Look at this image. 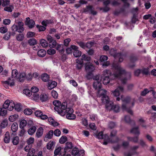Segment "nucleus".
Instances as JSON below:
<instances>
[{"mask_svg": "<svg viewBox=\"0 0 156 156\" xmlns=\"http://www.w3.org/2000/svg\"><path fill=\"white\" fill-rule=\"evenodd\" d=\"M113 66L115 70L113 74H112L109 70L106 69L103 71V75L105 76L103 80V84H107L109 83L111 80H113L115 78H120L122 75H124L126 77L121 79V80L122 83L125 84L127 80L130 78L131 73H126L125 70L120 65H116Z\"/></svg>", "mask_w": 156, "mask_h": 156, "instance_id": "f257e3e1", "label": "nucleus"}, {"mask_svg": "<svg viewBox=\"0 0 156 156\" xmlns=\"http://www.w3.org/2000/svg\"><path fill=\"white\" fill-rule=\"evenodd\" d=\"M18 26L14 24L11 27V30L12 31V33H7L3 37V38L6 40H8L11 35L14 36L15 34V32L17 31L19 33H22L24 30V29L23 27V23L19 22L18 23Z\"/></svg>", "mask_w": 156, "mask_h": 156, "instance_id": "f03ea898", "label": "nucleus"}, {"mask_svg": "<svg viewBox=\"0 0 156 156\" xmlns=\"http://www.w3.org/2000/svg\"><path fill=\"white\" fill-rule=\"evenodd\" d=\"M53 104L55 106L54 109L59 114L63 113L65 109L67 107L66 102H64L62 104L61 102L57 100H54L53 101Z\"/></svg>", "mask_w": 156, "mask_h": 156, "instance_id": "7ed1b4c3", "label": "nucleus"}, {"mask_svg": "<svg viewBox=\"0 0 156 156\" xmlns=\"http://www.w3.org/2000/svg\"><path fill=\"white\" fill-rule=\"evenodd\" d=\"M122 95L121 96V99L123 102L122 105V110L126 111L128 113L133 115V113L132 111L130 108H127V104L129 103L130 100L129 97H127L125 98H123Z\"/></svg>", "mask_w": 156, "mask_h": 156, "instance_id": "20e7f679", "label": "nucleus"}, {"mask_svg": "<svg viewBox=\"0 0 156 156\" xmlns=\"http://www.w3.org/2000/svg\"><path fill=\"white\" fill-rule=\"evenodd\" d=\"M101 100L103 103L106 104L105 107L106 108L109 109L110 107L111 108H112V102L109 101V98L107 95L102 97Z\"/></svg>", "mask_w": 156, "mask_h": 156, "instance_id": "39448f33", "label": "nucleus"}, {"mask_svg": "<svg viewBox=\"0 0 156 156\" xmlns=\"http://www.w3.org/2000/svg\"><path fill=\"white\" fill-rule=\"evenodd\" d=\"M35 115L42 120H45L48 118V116L46 115L44 112L40 110L36 111L34 112Z\"/></svg>", "mask_w": 156, "mask_h": 156, "instance_id": "423d86ee", "label": "nucleus"}, {"mask_svg": "<svg viewBox=\"0 0 156 156\" xmlns=\"http://www.w3.org/2000/svg\"><path fill=\"white\" fill-rule=\"evenodd\" d=\"M111 55H113L114 57H118L119 58V61L120 62H122L123 61V55L121 53H116L114 49H111L109 51Z\"/></svg>", "mask_w": 156, "mask_h": 156, "instance_id": "0eeeda50", "label": "nucleus"}, {"mask_svg": "<svg viewBox=\"0 0 156 156\" xmlns=\"http://www.w3.org/2000/svg\"><path fill=\"white\" fill-rule=\"evenodd\" d=\"M16 79L11 77L8 78V80L2 81V83L3 86L5 87L7 84L9 85L10 86H13L15 85V80Z\"/></svg>", "mask_w": 156, "mask_h": 156, "instance_id": "6e6552de", "label": "nucleus"}, {"mask_svg": "<svg viewBox=\"0 0 156 156\" xmlns=\"http://www.w3.org/2000/svg\"><path fill=\"white\" fill-rule=\"evenodd\" d=\"M123 87L121 86H119L112 92V94L114 96L117 97L119 96L121 93L123 92Z\"/></svg>", "mask_w": 156, "mask_h": 156, "instance_id": "1a4fd4ad", "label": "nucleus"}, {"mask_svg": "<svg viewBox=\"0 0 156 156\" xmlns=\"http://www.w3.org/2000/svg\"><path fill=\"white\" fill-rule=\"evenodd\" d=\"M85 69L87 72H92L95 69L94 67L90 62L86 64Z\"/></svg>", "mask_w": 156, "mask_h": 156, "instance_id": "9d476101", "label": "nucleus"}, {"mask_svg": "<svg viewBox=\"0 0 156 156\" xmlns=\"http://www.w3.org/2000/svg\"><path fill=\"white\" fill-rule=\"evenodd\" d=\"M63 148H62L60 147H57L54 151V154L55 155H58L60 154L61 155H65V153L63 151Z\"/></svg>", "mask_w": 156, "mask_h": 156, "instance_id": "9b49d317", "label": "nucleus"}, {"mask_svg": "<svg viewBox=\"0 0 156 156\" xmlns=\"http://www.w3.org/2000/svg\"><path fill=\"white\" fill-rule=\"evenodd\" d=\"M96 137L99 139H104V140H109V137L107 135H103V133L102 132L99 133L97 135Z\"/></svg>", "mask_w": 156, "mask_h": 156, "instance_id": "f8f14e48", "label": "nucleus"}, {"mask_svg": "<svg viewBox=\"0 0 156 156\" xmlns=\"http://www.w3.org/2000/svg\"><path fill=\"white\" fill-rule=\"evenodd\" d=\"M55 48L61 54L63 53L65 51L64 46L62 44H57Z\"/></svg>", "mask_w": 156, "mask_h": 156, "instance_id": "ddd939ff", "label": "nucleus"}, {"mask_svg": "<svg viewBox=\"0 0 156 156\" xmlns=\"http://www.w3.org/2000/svg\"><path fill=\"white\" fill-rule=\"evenodd\" d=\"M107 91L101 89V88L98 90V96L99 97L104 96L107 94Z\"/></svg>", "mask_w": 156, "mask_h": 156, "instance_id": "4468645a", "label": "nucleus"}, {"mask_svg": "<svg viewBox=\"0 0 156 156\" xmlns=\"http://www.w3.org/2000/svg\"><path fill=\"white\" fill-rule=\"evenodd\" d=\"M73 109L70 108H66L64 110L63 113L60 114L61 115H64L65 114H70L73 113Z\"/></svg>", "mask_w": 156, "mask_h": 156, "instance_id": "2eb2a0df", "label": "nucleus"}, {"mask_svg": "<svg viewBox=\"0 0 156 156\" xmlns=\"http://www.w3.org/2000/svg\"><path fill=\"white\" fill-rule=\"evenodd\" d=\"M55 143L53 141H50L47 145V148L48 150H53L55 146Z\"/></svg>", "mask_w": 156, "mask_h": 156, "instance_id": "dca6fc26", "label": "nucleus"}, {"mask_svg": "<svg viewBox=\"0 0 156 156\" xmlns=\"http://www.w3.org/2000/svg\"><path fill=\"white\" fill-rule=\"evenodd\" d=\"M18 81L20 82H23L26 78V74L24 73H22L19 74L18 76L17 77Z\"/></svg>", "mask_w": 156, "mask_h": 156, "instance_id": "f3484780", "label": "nucleus"}, {"mask_svg": "<svg viewBox=\"0 0 156 156\" xmlns=\"http://www.w3.org/2000/svg\"><path fill=\"white\" fill-rule=\"evenodd\" d=\"M77 47L75 45H71L68 48L66 49V52L67 54L71 53L72 52V50H74V49H77Z\"/></svg>", "mask_w": 156, "mask_h": 156, "instance_id": "a211bd4d", "label": "nucleus"}, {"mask_svg": "<svg viewBox=\"0 0 156 156\" xmlns=\"http://www.w3.org/2000/svg\"><path fill=\"white\" fill-rule=\"evenodd\" d=\"M94 87L96 90H98L101 88V84L99 81H94L93 83Z\"/></svg>", "mask_w": 156, "mask_h": 156, "instance_id": "6ab92c4d", "label": "nucleus"}, {"mask_svg": "<svg viewBox=\"0 0 156 156\" xmlns=\"http://www.w3.org/2000/svg\"><path fill=\"white\" fill-rule=\"evenodd\" d=\"M120 140V139L117 136H115L109 138V139L108 140V142H110L112 143H118Z\"/></svg>", "mask_w": 156, "mask_h": 156, "instance_id": "aec40b11", "label": "nucleus"}, {"mask_svg": "<svg viewBox=\"0 0 156 156\" xmlns=\"http://www.w3.org/2000/svg\"><path fill=\"white\" fill-rule=\"evenodd\" d=\"M40 98L42 102H44L47 101L49 98L48 96L46 94L43 93L40 95Z\"/></svg>", "mask_w": 156, "mask_h": 156, "instance_id": "412c9836", "label": "nucleus"}, {"mask_svg": "<svg viewBox=\"0 0 156 156\" xmlns=\"http://www.w3.org/2000/svg\"><path fill=\"white\" fill-rule=\"evenodd\" d=\"M66 144V146L63 149V151L65 153H66V150L71 149L73 147V144L71 142H67Z\"/></svg>", "mask_w": 156, "mask_h": 156, "instance_id": "4be33fe9", "label": "nucleus"}, {"mask_svg": "<svg viewBox=\"0 0 156 156\" xmlns=\"http://www.w3.org/2000/svg\"><path fill=\"white\" fill-rule=\"evenodd\" d=\"M43 130L44 129L42 128H39L37 129L36 133V136L38 138L41 137L43 134Z\"/></svg>", "mask_w": 156, "mask_h": 156, "instance_id": "5701e85b", "label": "nucleus"}, {"mask_svg": "<svg viewBox=\"0 0 156 156\" xmlns=\"http://www.w3.org/2000/svg\"><path fill=\"white\" fill-rule=\"evenodd\" d=\"M76 62L77 64L76 65V68L78 69H80L83 66V62L81 60L77 59L76 60Z\"/></svg>", "mask_w": 156, "mask_h": 156, "instance_id": "b1692460", "label": "nucleus"}, {"mask_svg": "<svg viewBox=\"0 0 156 156\" xmlns=\"http://www.w3.org/2000/svg\"><path fill=\"white\" fill-rule=\"evenodd\" d=\"M138 128V127L133 128L131 129L130 132L138 136L140 134V132Z\"/></svg>", "mask_w": 156, "mask_h": 156, "instance_id": "393cba45", "label": "nucleus"}, {"mask_svg": "<svg viewBox=\"0 0 156 156\" xmlns=\"http://www.w3.org/2000/svg\"><path fill=\"white\" fill-rule=\"evenodd\" d=\"M41 78L43 81L46 82L49 80V76L47 73H44L41 75Z\"/></svg>", "mask_w": 156, "mask_h": 156, "instance_id": "a878e982", "label": "nucleus"}, {"mask_svg": "<svg viewBox=\"0 0 156 156\" xmlns=\"http://www.w3.org/2000/svg\"><path fill=\"white\" fill-rule=\"evenodd\" d=\"M4 141L5 143H8L9 142L10 136L9 132H7L5 134Z\"/></svg>", "mask_w": 156, "mask_h": 156, "instance_id": "bb28decb", "label": "nucleus"}, {"mask_svg": "<svg viewBox=\"0 0 156 156\" xmlns=\"http://www.w3.org/2000/svg\"><path fill=\"white\" fill-rule=\"evenodd\" d=\"M79 48L77 47V48L74 50L73 55L76 57H80L81 55V52L78 50Z\"/></svg>", "mask_w": 156, "mask_h": 156, "instance_id": "cd10ccee", "label": "nucleus"}, {"mask_svg": "<svg viewBox=\"0 0 156 156\" xmlns=\"http://www.w3.org/2000/svg\"><path fill=\"white\" fill-rule=\"evenodd\" d=\"M46 51L44 49H40L37 51V55L40 57H44L46 54Z\"/></svg>", "mask_w": 156, "mask_h": 156, "instance_id": "c85d7f7f", "label": "nucleus"}, {"mask_svg": "<svg viewBox=\"0 0 156 156\" xmlns=\"http://www.w3.org/2000/svg\"><path fill=\"white\" fill-rule=\"evenodd\" d=\"M8 125V120L6 119H4L1 122L0 126L1 129L7 127Z\"/></svg>", "mask_w": 156, "mask_h": 156, "instance_id": "c756f323", "label": "nucleus"}, {"mask_svg": "<svg viewBox=\"0 0 156 156\" xmlns=\"http://www.w3.org/2000/svg\"><path fill=\"white\" fill-rule=\"evenodd\" d=\"M19 116L16 114H14L10 116L9 118V120L12 122H13L18 119Z\"/></svg>", "mask_w": 156, "mask_h": 156, "instance_id": "7c9ffc66", "label": "nucleus"}, {"mask_svg": "<svg viewBox=\"0 0 156 156\" xmlns=\"http://www.w3.org/2000/svg\"><path fill=\"white\" fill-rule=\"evenodd\" d=\"M24 38V35L23 34H20L16 35V39L18 41H22Z\"/></svg>", "mask_w": 156, "mask_h": 156, "instance_id": "2f4dec72", "label": "nucleus"}, {"mask_svg": "<svg viewBox=\"0 0 156 156\" xmlns=\"http://www.w3.org/2000/svg\"><path fill=\"white\" fill-rule=\"evenodd\" d=\"M53 23V20H44L42 22V24L46 27L47 25L52 24Z\"/></svg>", "mask_w": 156, "mask_h": 156, "instance_id": "473e14b6", "label": "nucleus"}, {"mask_svg": "<svg viewBox=\"0 0 156 156\" xmlns=\"http://www.w3.org/2000/svg\"><path fill=\"white\" fill-rule=\"evenodd\" d=\"M36 130V128L35 126H32L28 130V133L30 135H32L35 132Z\"/></svg>", "mask_w": 156, "mask_h": 156, "instance_id": "72a5a7b5", "label": "nucleus"}, {"mask_svg": "<svg viewBox=\"0 0 156 156\" xmlns=\"http://www.w3.org/2000/svg\"><path fill=\"white\" fill-rule=\"evenodd\" d=\"M18 128V125L16 122H14L12 125L11 129L12 131L13 132H16Z\"/></svg>", "mask_w": 156, "mask_h": 156, "instance_id": "f704fd0d", "label": "nucleus"}, {"mask_svg": "<svg viewBox=\"0 0 156 156\" xmlns=\"http://www.w3.org/2000/svg\"><path fill=\"white\" fill-rule=\"evenodd\" d=\"M57 85V83L55 81H53L48 84V88L49 90H51L54 88Z\"/></svg>", "mask_w": 156, "mask_h": 156, "instance_id": "c9c22d12", "label": "nucleus"}, {"mask_svg": "<svg viewBox=\"0 0 156 156\" xmlns=\"http://www.w3.org/2000/svg\"><path fill=\"white\" fill-rule=\"evenodd\" d=\"M72 154L74 156H80L79 151L78 148H74L73 149L72 152Z\"/></svg>", "mask_w": 156, "mask_h": 156, "instance_id": "e433bc0d", "label": "nucleus"}, {"mask_svg": "<svg viewBox=\"0 0 156 156\" xmlns=\"http://www.w3.org/2000/svg\"><path fill=\"white\" fill-rule=\"evenodd\" d=\"M112 108H111V107H110V108H109L108 109L109 110L113 109L114 110V111L116 112H119L120 108L119 106L118 105H115L114 106H113V103L112 102Z\"/></svg>", "mask_w": 156, "mask_h": 156, "instance_id": "4c0bfd02", "label": "nucleus"}, {"mask_svg": "<svg viewBox=\"0 0 156 156\" xmlns=\"http://www.w3.org/2000/svg\"><path fill=\"white\" fill-rule=\"evenodd\" d=\"M127 138L129 141H133L134 143H137L138 141V136L134 137H127Z\"/></svg>", "mask_w": 156, "mask_h": 156, "instance_id": "58836bf2", "label": "nucleus"}, {"mask_svg": "<svg viewBox=\"0 0 156 156\" xmlns=\"http://www.w3.org/2000/svg\"><path fill=\"white\" fill-rule=\"evenodd\" d=\"M90 57L87 55L83 54L81 56V60L83 62V61H89L90 60Z\"/></svg>", "mask_w": 156, "mask_h": 156, "instance_id": "ea45409f", "label": "nucleus"}, {"mask_svg": "<svg viewBox=\"0 0 156 156\" xmlns=\"http://www.w3.org/2000/svg\"><path fill=\"white\" fill-rule=\"evenodd\" d=\"M40 44L43 47H46L48 46V43L47 41L44 39H42L40 41Z\"/></svg>", "mask_w": 156, "mask_h": 156, "instance_id": "a19ab883", "label": "nucleus"}, {"mask_svg": "<svg viewBox=\"0 0 156 156\" xmlns=\"http://www.w3.org/2000/svg\"><path fill=\"white\" fill-rule=\"evenodd\" d=\"M7 110L6 109L4 108H0V116H3L7 114Z\"/></svg>", "mask_w": 156, "mask_h": 156, "instance_id": "79ce46f5", "label": "nucleus"}, {"mask_svg": "<svg viewBox=\"0 0 156 156\" xmlns=\"http://www.w3.org/2000/svg\"><path fill=\"white\" fill-rule=\"evenodd\" d=\"M53 131L52 130H51L48 133H47L45 136V137L48 139H51L53 136Z\"/></svg>", "mask_w": 156, "mask_h": 156, "instance_id": "37998d69", "label": "nucleus"}, {"mask_svg": "<svg viewBox=\"0 0 156 156\" xmlns=\"http://www.w3.org/2000/svg\"><path fill=\"white\" fill-rule=\"evenodd\" d=\"M47 53L49 55H52L56 53V51L52 48H51L47 50Z\"/></svg>", "mask_w": 156, "mask_h": 156, "instance_id": "c03bdc74", "label": "nucleus"}, {"mask_svg": "<svg viewBox=\"0 0 156 156\" xmlns=\"http://www.w3.org/2000/svg\"><path fill=\"white\" fill-rule=\"evenodd\" d=\"M27 122L25 120H22L20 124V128H24L27 125Z\"/></svg>", "mask_w": 156, "mask_h": 156, "instance_id": "a18cd8bd", "label": "nucleus"}, {"mask_svg": "<svg viewBox=\"0 0 156 156\" xmlns=\"http://www.w3.org/2000/svg\"><path fill=\"white\" fill-rule=\"evenodd\" d=\"M27 24L29 28H32L34 27L35 23L34 21L33 20H31L27 22Z\"/></svg>", "mask_w": 156, "mask_h": 156, "instance_id": "49530a36", "label": "nucleus"}, {"mask_svg": "<svg viewBox=\"0 0 156 156\" xmlns=\"http://www.w3.org/2000/svg\"><path fill=\"white\" fill-rule=\"evenodd\" d=\"M57 44L56 41L54 40L49 43V46L50 48H54L57 46Z\"/></svg>", "mask_w": 156, "mask_h": 156, "instance_id": "de8ad7c7", "label": "nucleus"}, {"mask_svg": "<svg viewBox=\"0 0 156 156\" xmlns=\"http://www.w3.org/2000/svg\"><path fill=\"white\" fill-rule=\"evenodd\" d=\"M67 140V137L65 136H62L59 140V142L60 144H64Z\"/></svg>", "mask_w": 156, "mask_h": 156, "instance_id": "09e8293b", "label": "nucleus"}, {"mask_svg": "<svg viewBox=\"0 0 156 156\" xmlns=\"http://www.w3.org/2000/svg\"><path fill=\"white\" fill-rule=\"evenodd\" d=\"M66 117L69 119L73 120L75 119L76 115L72 113L70 114H66Z\"/></svg>", "mask_w": 156, "mask_h": 156, "instance_id": "8fccbe9b", "label": "nucleus"}, {"mask_svg": "<svg viewBox=\"0 0 156 156\" xmlns=\"http://www.w3.org/2000/svg\"><path fill=\"white\" fill-rule=\"evenodd\" d=\"M19 140L18 136L14 137L12 140V143L14 145H17L19 143Z\"/></svg>", "mask_w": 156, "mask_h": 156, "instance_id": "3c124183", "label": "nucleus"}, {"mask_svg": "<svg viewBox=\"0 0 156 156\" xmlns=\"http://www.w3.org/2000/svg\"><path fill=\"white\" fill-rule=\"evenodd\" d=\"M28 43L30 45H34L37 44V41L34 38H32L28 41Z\"/></svg>", "mask_w": 156, "mask_h": 156, "instance_id": "603ef678", "label": "nucleus"}, {"mask_svg": "<svg viewBox=\"0 0 156 156\" xmlns=\"http://www.w3.org/2000/svg\"><path fill=\"white\" fill-rule=\"evenodd\" d=\"M18 73L16 69L13 70L12 72V76L11 77L14 78L15 79H16L17 77Z\"/></svg>", "mask_w": 156, "mask_h": 156, "instance_id": "864d4df0", "label": "nucleus"}, {"mask_svg": "<svg viewBox=\"0 0 156 156\" xmlns=\"http://www.w3.org/2000/svg\"><path fill=\"white\" fill-rule=\"evenodd\" d=\"M14 9L13 6L12 5H9V6L6 7L4 8V10L6 11L11 12L12 11V9Z\"/></svg>", "mask_w": 156, "mask_h": 156, "instance_id": "5fc2aeb1", "label": "nucleus"}, {"mask_svg": "<svg viewBox=\"0 0 156 156\" xmlns=\"http://www.w3.org/2000/svg\"><path fill=\"white\" fill-rule=\"evenodd\" d=\"M10 100H7L5 101L3 105V107L4 108H7L9 107V104L10 103Z\"/></svg>", "mask_w": 156, "mask_h": 156, "instance_id": "6e6d98bb", "label": "nucleus"}, {"mask_svg": "<svg viewBox=\"0 0 156 156\" xmlns=\"http://www.w3.org/2000/svg\"><path fill=\"white\" fill-rule=\"evenodd\" d=\"M27 156H34V155L35 152V150L33 148H31L28 151Z\"/></svg>", "mask_w": 156, "mask_h": 156, "instance_id": "4d7b16f0", "label": "nucleus"}, {"mask_svg": "<svg viewBox=\"0 0 156 156\" xmlns=\"http://www.w3.org/2000/svg\"><path fill=\"white\" fill-rule=\"evenodd\" d=\"M23 93L28 96H30L32 94L31 91L27 89H24L23 91Z\"/></svg>", "mask_w": 156, "mask_h": 156, "instance_id": "13d9d810", "label": "nucleus"}, {"mask_svg": "<svg viewBox=\"0 0 156 156\" xmlns=\"http://www.w3.org/2000/svg\"><path fill=\"white\" fill-rule=\"evenodd\" d=\"M24 113L26 115H30L32 113V110L29 108H26L24 111Z\"/></svg>", "mask_w": 156, "mask_h": 156, "instance_id": "bf43d9fd", "label": "nucleus"}, {"mask_svg": "<svg viewBox=\"0 0 156 156\" xmlns=\"http://www.w3.org/2000/svg\"><path fill=\"white\" fill-rule=\"evenodd\" d=\"M15 109L18 112H20L22 110V107L19 104H16L14 107Z\"/></svg>", "mask_w": 156, "mask_h": 156, "instance_id": "052dcab7", "label": "nucleus"}, {"mask_svg": "<svg viewBox=\"0 0 156 156\" xmlns=\"http://www.w3.org/2000/svg\"><path fill=\"white\" fill-rule=\"evenodd\" d=\"M15 104L13 101H10L9 104V108H8L9 110L11 111L12 110L15 106Z\"/></svg>", "mask_w": 156, "mask_h": 156, "instance_id": "680f3d73", "label": "nucleus"}, {"mask_svg": "<svg viewBox=\"0 0 156 156\" xmlns=\"http://www.w3.org/2000/svg\"><path fill=\"white\" fill-rule=\"evenodd\" d=\"M36 27L38 29L39 31H43L46 29V27L42 26L37 25Z\"/></svg>", "mask_w": 156, "mask_h": 156, "instance_id": "e2e57ef3", "label": "nucleus"}, {"mask_svg": "<svg viewBox=\"0 0 156 156\" xmlns=\"http://www.w3.org/2000/svg\"><path fill=\"white\" fill-rule=\"evenodd\" d=\"M130 60L131 62H134L138 60V58L136 56L131 55L130 57Z\"/></svg>", "mask_w": 156, "mask_h": 156, "instance_id": "0e129e2a", "label": "nucleus"}, {"mask_svg": "<svg viewBox=\"0 0 156 156\" xmlns=\"http://www.w3.org/2000/svg\"><path fill=\"white\" fill-rule=\"evenodd\" d=\"M9 0H5V1L3 0L2 3V5L3 7H5L8 5L9 4Z\"/></svg>", "mask_w": 156, "mask_h": 156, "instance_id": "69168bd1", "label": "nucleus"}, {"mask_svg": "<svg viewBox=\"0 0 156 156\" xmlns=\"http://www.w3.org/2000/svg\"><path fill=\"white\" fill-rule=\"evenodd\" d=\"M71 40L69 38H67L65 39L64 41V45L66 46H68L69 43L71 41Z\"/></svg>", "mask_w": 156, "mask_h": 156, "instance_id": "338daca9", "label": "nucleus"}, {"mask_svg": "<svg viewBox=\"0 0 156 156\" xmlns=\"http://www.w3.org/2000/svg\"><path fill=\"white\" fill-rule=\"evenodd\" d=\"M150 91V90H148L147 89L145 88L141 92V95L142 96H145Z\"/></svg>", "mask_w": 156, "mask_h": 156, "instance_id": "774afa93", "label": "nucleus"}]
</instances>
